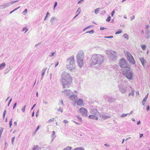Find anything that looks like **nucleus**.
I'll list each match as a JSON object with an SVG mask.
<instances>
[{"instance_id": "f257e3e1", "label": "nucleus", "mask_w": 150, "mask_h": 150, "mask_svg": "<svg viewBox=\"0 0 150 150\" xmlns=\"http://www.w3.org/2000/svg\"><path fill=\"white\" fill-rule=\"evenodd\" d=\"M104 57L100 54H95L91 57L90 64L91 66L100 70L103 67L104 62Z\"/></svg>"}, {"instance_id": "f03ea898", "label": "nucleus", "mask_w": 150, "mask_h": 150, "mask_svg": "<svg viewBox=\"0 0 150 150\" xmlns=\"http://www.w3.org/2000/svg\"><path fill=\"white\" fill-rule=\"evenodd\" d=\"M72 81V77L68 73L64 72L62 74L60 81L63 88H69Z\"/></svg>"}, {"instance_id": "7ed1b4c3", "label": "nucleus", "mask_w": 150, "mask_h": 150, "mask_svg": "<svg viewBox=\"0 0 150 150\" xmlns=\"http://www.w3.org/2000/svg\"><path fill=\"white\" fill-rule=\"evenodd\" d=\"M66 68L71 71H74L76 70L74 56L72 55L67 59Z\"/></svg>"}, {"instance_id": "20e7f679", "label": "nucleus", "mask_w": 150, "mask_h": 150, "mask_svg": "<svg viewBox=\"0 0 150 150\" xmlns=\"http://www.w3.org/2000/svg\"><path fill=\"white\" fill-rule=\"evenodd\" d=\"M121 72L128 79L132 80L133 78V73L130 70V67L122 69Z\"/></svg>"}, {"instance_id": "39448f33", "label": "nucleus", "mask_w": 150, "mask_h": 150, "mask_svg": "<svg viewBox=\"0 0 150 150\" xmlns=\"http://www.w3.org/2000/svg\"><path fill=\"white\" fill-rule=\"evenodd\" d=\"M84 55V52L80 50L78 52L76 56L78 64L80 68L82 67L83 64Z\"/></svg>"}, {"instance_id": "423d86ee", "label": "nucleus", "mask_w": 150, "mask_h": 150, "mask_svg": "<svg viewBox=\"0 0 150 150\" xmlns=\"http://www.w3.org/2000/svg\"><path fill=\"white\" fill-rule=\"evenodd\" d=\"M118 86L119 91L122 94H125L127 93L128 86L125 81L119 82Z\"/></svg>"}, {"instance_id": "0eeeda50", "label": "nucleus", "mask_w": 150, "mask_h": 150, "mask_svg": "<svg viewBox=\"0 0 150 150\" xmlns=\"http://www.w3.org/2000/svg\"><path fill=\"white\" fill-rule=\"evenodd\" d=\"M119 64L120 67L122 68L126 69L127 67H130L128 62L123 58L120 60Z\"/></svg>"}, {"instance_id": "6e6552de", "label": "nucleus", "mask_w": 150, "mask_h": 150, "mask_svg": "<svg viewBox=\"0 0 150 150\" xmlns=\"http://www.w3.org/2000/svg\"><path fill=\"white\" fill-rule=\"evenodd\" d=\"M106 53L111 60H115L117 56V54L112 51H107Z\"/></svg>"}, {"instance_id": "1a4fd4ad", "label": "nucleus", "mask_w": 150, "mask_h": 150, "mask_svg": "<svg viewBox=\"0 0 150 150\" xmlns=\"http://www.w3.org/2000/svg\"><path fill=\"white\" fill-rule=\"evenodd\" d=\"M18 0L12 1L11 2H8L7 3L3 4L0 6V7L1 9H4L10 6V5L13 4L14 3L18 1Z\"/></svg>"}, {"instance_id": "9d476101", "label": "nucleus", "mask_w": 150, "mask_h": 150, "mask_svg": "<svg viewBox=\"0 0 150 150\" xmlns=\"http://www.w3.org/2000/svg\"><path fill=\"white\" fill-rule=\"evenodd\" d=\"M79 112L81 115L83 116L86 117L87 116V110L83 107L80 108L79 109Z\"/></svg>"}, {"instance_id": "9b49d317", "label": "nucleus", "mask_w": 150, "mask_h": 150, "mask_svg": "<svg viewBox=\"0 0 150 150\" xmlns=\"http://www.w3.org/2000/svg\"><path fill=\"white\" fill-rule=\"evenodd\" d=\"M127 57L129 61L131 63L134 64L135 62L132 55L129 53H128L127 54Z\"/></svg>"}, {"instance_id": "f8f14e48", "label": "nucleus", "mask_w": 150, "mask_h": 150, "mask_svg": "<svg viewBox=\"0 0 150 150\" xmlns=\"http://www.w3.org/2000/svg\"><path fill=\"white\" fill-rule=\"evenodd\" d=\"M69 99L74 103H76L77 100V95L74 94L73 93L69 96Z\"/></svg>"}, {"instance_id": "ddd939ff", "label": "nucleus", "mask_w": 150, "mask_h": 150, "mask_svg": "<svg viewBox=\"0 0 150 150\" xmlns=\"http://www.w3.org/2000/svg\"><path fill=\"white\" fill-rule=\"evenodd\" d=\"M65 96H69L70 94H73V92L70 90L66 89L62 91Z\"/></svg>"}, {"instance_id": "4468645a", "label": "nucleus", "mask_w": 150, "mask_h": 150, "mask_svg": "<svg viewBox=\"0 0 150 150\" xmlns=\"http://www.w3.org/2000/svg\"><path fill=\"white\" fill-rule=\"evenodd\" d=\"M90 112L91 114L95 115L96 116L98 115L99 114V113L96 109L93 108L91 109Z\"/></svg>"}, {"instance_id": "2eb2a0df", "label": "nucleus", "mask_w": 150, "mask_h": 150, "mask_svg": "<svg viewBox=\"0 0 150 150\" xmlns=\"http://www.w3.org/2000/svg\"><path fill=\"white\" fill-rule=\"evenodd\" d=\"M77 105L80 106H83L84 105V103L83 100L82 99H79L76 100Z\"/></svg>"}, {"instance_id": "dca6fc26", "label": "nucleus", "mask_w": 150, "mask_h": 150, "mask_svg": "<svg viewBox=\"0 0 150 150\" xmlns=\"http://www.w3.org/2000/svg\"><path fill=\"white\" fill-rule=\"evenodd\" d=\"M100 117L101 118L102 120H105L107 119L108 118H110V117L107 116V115L104 113H101L100 115Z\"/></svg>"}, {"instance_id": "f3484780", "label": "nucleus", "mask_w": 150, "mask_h": 150, "mask_svg": "<svg viewBox=\"0 0 150 150\" xmlns=\"http://www.w3.org/2000/svg\"><path fill=\"white\" fill-rule=\"evenodd\" d=\"M104 98L105 99H106V98H107L108 99V101L110 103L113 102H114L115 100V98H113L112 97H108L107 96H104Z\"/></svg>"}, {"instance_id": "a211bd4d", "label": "nucleus", "mask_w": 150, "mask_h": 150, "mask_svg": "<svg viewBox=\"0 0 150 150\" xmlns=\"http://www.w3.org/2000/svg\"><path fill=\"white\" fill-rule=\"evenodd\" d=\"M139 59L144 67H145L144 64L147 63L146 60L143 57L139 58Z\"/></svg>"}, {"instance_id": "6ab92c4d", "label": "nucleus", "mask_w": 150, "mask_h": 150, "mask_svg": "<svg viewBox=\"0 0 150 150\" xmlns=\"http://www.w3.org/2000/svg\"><path fill=\"white\" fill-rule=\"evenodd\" d=\"M145 37L147 39L150 38V31L148 29L146 30L145 31Z\"/></svg>"}, {"instance_id": "aec40b11", "label": "nucleus", "mask_w": 150, "mask_h": 150, "mask_svg": "<svg viewBox=\"0 0 150 150\" xmlns=\"http://www.w3.org/2000/svg\"><path fill=\"white\" fill-rule=\"evenodd\" d=\"M50 54L49 55V57H50L52 58V59H54V57L56 56V51L54 52H51L50 53Z\"/></svg>"}, {"instance_id": "412c9836", "label": "nucleus", "mask_w": 150, "mask_h": 150, "mask_svg": "<svg viewBox=\"0 0 150 150\" xmlns=\"http://www.w3.org/2000/svg\"><path fill=\"white\" fill-rule=\"evenodd\" d=\"M98 115L96 116V115H95L91 114V115H90L89 116V117L91 119L95 120H97L98 119Z\"/></svg>"}, {"instance_id": "4be33fe9", "label": "nucleus", "mask_w": 150, "mask_h": 150, "mask_svg": "<svg viewBox=\"0 0 150 150\" xmlns=\"http://www.w3.org/2000/svg\"><path fill=\"white\" fill-rule=\"evenodd\" d=\"M129 87L131 89V92L129 93L128 95V97H129L130 95H132V96H134V92L135 91L132 88V87L129 86Z\"/></svg>"}, {"instance_id": "5701e85b", "label": "nucleus", "mask_w": 150, "mask_h": 150, "mask_svg": "<svg viewBox=\"0 0 150 150\" xmlns=\"http://www.w3.org/2000/svg\"><path fill=\"white\" fill-rule=\"evenodd\" d=\"M47 69V68H45L43 69L42 71V79L43 77L44 76L45 74V71Z\"/></svg>"}, {"instance_id": "b1692460", "label": "nucleus", "mask_w": 150, "mask_h": 150, "mask_svg": "<svg viewBox=\"0 0 150 150\" xmlns=\"http://www.w3.org/2000/svg\"><path fill=\"white\" fill-rule=\"evenodd\" d=\"M79 11V12L77 14V15H76L74 17L73 19H74L75 18H76L77 16H78V15L81 12V8H79L77 10V11L76 13H77L78 11Z\"/></svg>"}, {"instance_id": "393cba45", "label": "nucleus", "mask_w": 150, "mask_h": 150, "mask_svg": "<svg viewBox=\"0 0 150 150\" xmlns=\"http://www.w3.org/2000/svg\"><path fill=\"white\" fill-rule=\"evenodd\" d=\"M6 64L5 63H2L0 64V70L3 69L5 66Z\"/></svg>"}, {"instance_id": "a878e982", "label": "nucleus", "mask_w": 150, "mask_h": 150, "mask_svg": "<svg viewBox=\"0 0 150 150\" xmlns=\"http://www.w3.org/2000/svg\"><path fill=\"white\" fill-rule=\"evenodd\" d=\"M28 29L27 28V26H25L23 28L22 31H25V32L24 33L25 34L27 32V31H28Z\"/></svg>"}, {"instance_id": "bb28decb", "label": "nucleus", "mask_w": 150, "mask_h": 150, "mask_svg": "<svg viewBox=\"0 0 150 150\" xmlns=\"http://www.w3.org/2000/svg\"><path fill=\"white\" fill-rule=\"evenodd\" d=\"M57 20V18L55 17H54V16L53 17L51 18V19L50 20V22L52 23H53L54 21V20Z\"/></svg>"}, {"instance_id": "cd10ccee", "label": "nucleus", "mask_w": 150, "mask_h": 150, "mask_svg": "<svg viewBox=\"0 0 150 150\" xmlns=\"http://www.w3.org/2000/svg\"><path fill=\"white\" fill-rule=\"evenodd\" d=\"M55 132L54 131H52L51 137L52 138V140H53L56 137V136L55 135Z\"/></svg>"}, {"instance_id": "c85d7f7f", "label": "nucleus", "mask_w": 150, "mask_h": 150, "mask_svg": "<svg viewBox=\"0 0 150 150\" xmlns=\"http://www.w3.org/2000/svg\"><path fill=\"white\" fill-rule=\"evenodd\" d=\"M100 9V8H98L95 10V13L96 14H97Z\"/></svg>"}, {"instance_id": "c756f323", "label": "nucleus", "mask_w": 150, "mask_h": 150, "mask_svg": "<svg viewBox=\"0 0 150 150\" xmlns=\"http://www.w3.org/2000/svg\"><path fill=\"white\" fill-rule=\"evenodd\" d=\"M123 37L125 38L127 40L129 39V35L127 34H125L123 35Z\"/></svg>"}, {"instance_id": "7c9ffc66", "label": "nucleus", "mask_w": 150, "mask_h": 150, "mask_svg": "<svg viewBox=\"0 0 150 150\" xmlns=\"http://www.w3.org/2000/svg\"><path fill=\"white\" fill-rule=\"evenodd\" d=\"M27 11L28 10L27 9H25L24 11L23 12L22 14L24 15H26L27 13Z\"/></svg>"}, {"instance_id": "2f4dec72", "label": "nucleus", "mask_w": 150, "mask_h": 150, "mask_svg": "<svg viewBox=\"0 0 150 150\" xmlns=\"http://www.w3.org/2000/svg\"><path fill=\"white\" fill-rule=\"evenodd\" d=\"M71 147L70 146H67L63 150H71Z\"/></svg>"}, {"instance_id": "473e14b6", "label": "nucleus", "mask_w": 150, "mask_h": 150, "mask_svg": "<svg viewBox=\"0 0 150 150\" xmlns=\"http://www.w3.org/2000/svg\"><path fill=\"white\" fill-rule=\"evenodd\" d=\"M94 32V31L93 30H91L90 31H88L86 32V33H89L90 34H93Z\"/></svg>"}, {"instance_id": "72a5a7b5", "label": "nucleus", "mask_w": 150, "mask_h": 150, "mask_svg": "<svg viewBox=\"0 0 150 150\" xmlns=\"http://www.w3.org/2000/svg\"><path fill=\"white\" fill-rule=\"evenodd\" d=\"M141 47L143 50H144L146 49V46L145 45H141Z\"/></svg>"}, {"instance_id": "f704fd0d", "label": "nucleus", "mask_w": 150, "mask_h": 150, "mask_svg": "<svg viewBox=\"0 0 150 150\" xmlns=\"http://www.w3.org/2000/svg\"><path fill=\"white\" fill-rule=\"evenodd\" d=\"M127 115H128V114L127 113V114L123 113V114H122L120 116L121 117H125L127 116Z\"/></svg>"}, {"instance_id": "c9c22d12", "label": "nucleus", "mask_w": 150, "mask_h": 150, "mask_svg": "<svg viewBox=\"0 0 150 150\" xmlns=\"http://www.w3.org/2000/svg\"><path fill=\"white\" fill-rule=\"evenodd\" d=\"M33 150H38V146H35Z\"/></svg>"}, {"instance_id": "e433bc0d", "label": "nucleus", "mask_w": 150, "mask_h": 150, "mask_svg": "<svg viewBox=\"0 0 150 150\" xmlns=\"http://www.w3.org/2000/svg\"><path fill=\"white\" fill-rule=\"evenodd\" d=\"M26 105H25L23 108H21V110L23 112H25V107H26Z\"/></svg>"}, {"instance_id": "4c0bfd02", "label": "nucleus", "mask_w": 150, "mask_h": 150, "mask_svg": "<svg viewBox=\"0 0 150 150\" xmlns=\"http://www.w3.org/2000/svg\"><path fill=\"white\" fill-rule=\"evenodd\" d=\"M78 120L81 122H82V119L79 116H76Z\"/></svg>"}, {"instance_id": "58836bf2", "label": "nucleus", "mask_w": 150, "mask_h": 150, "mask_svg": "<svg viewBox=\"0 0 150 150\" xmlns=\"http://www.w3.org/2000/svg\"><path fill=\"white\" fill-rule=\"evenodd\" d=\"M111 17L110 16H108L107 19H106V21L108 22H109L110 21Z\"/></svg>"}, {"instance_id": "ea45409f", "label": "nucleus", "mask_w": 150, "mask_h": 150, "mask_svg": "<svg viewBox=\"0 0 150 150\" xmlns=\"http://www.w3.org/2000/svg\"><path fill=\"white\" fill-rule=\"evenodd\" d=\"M73 150H84V149H82V148H77Z\"/></svg>"}, {"instance_id": "a19ab883", "label": "nucleus", "mask_w": 150, "mask_h": 150, "mask_svg": "<svg viewBox=\"0 0 150 150\" xmlns=\"http://www.w3.org/2000/svg\"><path fill=\"white\" fill-rule=\"evenodd\" d=\"M57 111L59 112H63V109H61V107H59V109H58Z\"/></svg>"}, {"instance_id": "79ce46f5", "label": "nucleus", "mask_w": 150, "mask_h": 150, "mask_svg": "<svg viewBox=\"0 0 150 150\" xmlns=\"http://www.w3.org/2000/svg\"><path fill=\"white\" fill-rule=\"evenodd\" d=\"M148 96V94L143 99V101H146L147 99V98Z\"/></svg>"}, {"instance_id": "37998d69", "label": "nucleus", "mask_w": 150, "mask_h": 150, "mask_svg": "<svg viewBox=\"0 0 150 150\" xmlns=\"http://www.w3.org/2000/svg\"><path fill=\"white\" fill-rule=\"evenodd\" d=\"M6 110H5L4 112V113H3V118L4 119V118L5 117V115L6 114Z\"/></svg>"}, {"instance_id": "c03bdc74", "label": "nucleus", "mask_w": 150, "mask_h": 150, "mask_svg": "<svg viewBox=\"0 0 150 150\" xmlns=\"http://www.w3.org/2000/svg\"><path fill=\"white\" fill-rule=\"evenodd\" d=\"M122 32V30H119V31L116 32L115 34H118Z\"/></svg>"}, {"instance_id": "a18cd8bd", "label": "nucleus", "mask_w": 150, "mask_h": 150, "mask_svg": "<svg viewBox=\"0 0 150 150\" xmlns=\"http://www.w3.org/2000/svg\"><path fill=\"white\" fill-rule=\"evenodd\" d=\"M54 120V118H52L48 120V122H53Z\"/></svg>"}, {"instance_id": "49530a36", "label": "nucleus", "mask_w": 150, "mask_h": 150, "mask_svg": "<svg viewBox=\"0 0 150 150\" xmlns=\"http://www.w3.org/2000/svg\"><path fill=\"white\" fill-rule=\"evenodd\" d=\"M12 125V119H11L10 122H9V125H10V127H11V126Z\"/></svg>"}, {"instance_id": "de8ad7c7", "label": "nucleus", "mask_w": 150, "mask_h": 150, "mask_svg": "<svg viewBox=\"0 0 150 150\" xmlns=\"http://www.w3.org/2000/svg\"><path fill=\"white\" fill-rule=\"evenodd\" d=\"M115 13V10H113L111 13V16L112 17H113V15H114V13Z\"/></svg>"}, {"instance_id": "09e8293b", "label": "nucleus", "mask_w": 150, "mask_h": 150, "mask_svg": "<svg viewBox=\"0 0 150 150\" xmlns=\"http://www.w3.org/2000/svg\"><path fill=\"white\" fill-rule=\"evenodd\" d=\"M57 5V2H55L54 3V9L56 7Z\"/></svg>"}, {"instance_id": "8fccbe9b", "label": "nucleus", "mask_w": 150, "mask_h": 150, "mask_svg": "<svg viewBox=\"0 0 150 150\" xmlns=\"http://www.w3.org/2000/svg\"><path fill=\"white\" fill-rule=\"evenodd\" d=\"M113 36H112L104 37L105 38H113Z\"/></svg>"}, {"instance_id": "3c124183", "label": "nucleus", "mask_w": 150, "mask_h": 150, "mask_svg": "<svg viewBox=\"0 0 150 150\" xmlns=\"http://www.w3.org/2000/svg\"><path fill=\"white\" fill-rule=\"evenodd\" d=\"M135 18V16L134 15H133L130 18L131 21H132L133 19H134Z\"/></svg>"}, {"instance_id": "603ef678", "label": "nucleus", "mask_w": 150, "mask_h": 150, "mask_svg": "<svg viewBox=\"0 0 150 150\" xmlns=\"http://www.w3.org/2000/svg\"><path fill=\"white\" fill-rule=\"evenodd\" d=\"M43 103H44L45 104H46V105H47L48 104V102L47 101H46V100H43Z\"/></svg>"}, {"instance_id": "864d4df0", "label": "nucleus", "mask_w": 150, "mask_h": 150, "mask_svg": "<svg viewBox=\"0 0 150 150\" xmlns=\"http://www.w3.org/2000/svg\"><path fill=\"white\" fill-rule=\"evenodd\" d=\"M3 129H0V137H1V135L2 134V132H3Z\"/></svg>"}, {"instance_id": "5fc2aeb1", "label": "nucleus", "mask_w": 150, "mask_h": 150, "mask_svg": "<svg viewBox=\"0 0 150 150\" xmlns=\"http://www.w3.org/2000/svg\"><path fill=\"white\" fill-rule=\"evenodd\" d=\"M40 127V126L39 125V126H38L37 129L35 130V132H37V131H38V130L39 129Z\"/></svg>"}, {"instance_id": "6e6d98bb", "label": "nucleus", "mask_w": 150, "mask_h": 150, "mask_svg": "<svg viewBox=\"0 0 150 150\" xmlns=\"http://www.w3.org/2000/svg\"><path fill=\"white\" fill-rule=\"evenodd\" d=\"M15 137H13L12 138V144H13V141L15 139Z\"/></svg>"}, {"instance_id": "4d7b16f0", "label": "nucleus", "mask_w": 150, "mask_h": 150, "mask_svg": "<svg viewBox=\"0 0 150 150\" xmlns=\"http://www.w3.org/2000/svg\"><path fill=\"white\" fill-rule=\"evenodd\" d=\"M72 121L73 122H74L75 123H76V124L77 125H80V124L77 123L74 120H72Z\"/></svg>"}, {"instance_id": "13d9d810", "label": "nucleus", "mask_w": 150, "mask_h": 150, "mask_svg": "<svg viewBox=\"0 0 150 150\" xmlns=\"http://www.w3.org/2000/svg\"><path fill=\"white\" fill-rule=\"evenodd\" d=\"M17 105V103H15L14 105L13 109H14L16 106Z\"/></svg>"}, {"instance_id": "bf43d9fd", "label": "nucleus", "mask_w": 150, "mask_h": 150, "mask_svg": "<svg viewBox=\"0 0 150 150\" xmlns=\"http://www.w3.org/2000/svg\"><path fill=\"white\" fill-rule=\"evenodd\" d=\"M20 6H19L16 8H15V9H14L13 10V11H16V10H17V9H18V8H20Z\"/></svg>"}, {"instance_id": "052dcab7", "label": "nucleus", "mask_w": 150, "mask_h": 150, "mask_svg": "<svg viewBox=\"0 0 150 150\" xmlns=\"http://www.w3.org/2000/svg\"><path fill=\"white\" fill-rule=\"evenodd\" d=\"M20 6H19L16 8H15V9H14L13 10V11H16V10H17V9H18V8H20Z\"/></svg>"}, {"instance_id": "680f3d73", "label": "nucleus", "mask_w": 150, "mask_h": 150, "mask_svg": "<svg viewBox=\"0 0 150 150\" xmlns=\"http://www.w3.org/2000/svg\"><path fill=\"white\" fill-rule=\"evenodd\" d=\"M149 25H146L145 27V28L147 29L149 28Z\"/></svg>"}, {"instance_id": "e2e57ef3", "label": "nucleus", "mask_w": 150, "mask_h": 150, "mask_svg": "<svg viewBox=\"0 0 150 150\" xmlns=\"http://www.w3.org/2000/svg\"><path fill=\"white\" fill-rule=\"evenodd\" d=\"M63 122L65 124H66V123H67L68 122V121L67 120H64V121H63Z\"/></svg>"}, {"instance_id": "0e129e2a", "label": "nucleus", "mask_w": 150, "mask_h": 150, "mask_svg": "<svg viewBox=\"0 0 150 150\" xmlns=\"http://www.w3.org/2000/svg\"><path fill=\"white\" fill-rule=\"evenodd\" d=\"M106 28L103 27H100V29L101 30H103L105 29Z\"/></svg>"}, {"instance_id": "69168bd1", "label": "nucleus", "mask_w": 150, "mask_h": 150, "mask_svg": "<svg viewBox=\"0 0 150 150\" xmlns=\"http://www.w3.org/2000/svg\"><path fill=\"white\" fill-rule=\"evenodd\" d=\"M149 109H150L149 106H147V108H146V110H147V111H148L149 110Z\"/></svg>"}, {"instance_id": "338daca9", "label": "nucleus", "mask_w": 150, "mask_h": 150, "mask_svg": "<svg viewBox=\"0 0 150 150\" xmlns=\"http://www.w3.org/2000/svg\"><path fill=\"white\" fill-rule=\"evenodd\" d=\"M59 64V62L57 61V63L55 64V67H56Z\"/></svg>"}, {"instance_id": "774afa93", "label": "nucleus", "mask_w": 150, "mask_h": 150, "mask_svg": "<svg viewBox=\"0 0 150 150\" xmlns=\"http://www.w3.org/2000/svg\"><path fill=\"white\" fill-rule=\"evenodd\" d=\"M104 146H107V147H109L110 146V145L108 144H104Z\"/></svg>"}]
</instances>
